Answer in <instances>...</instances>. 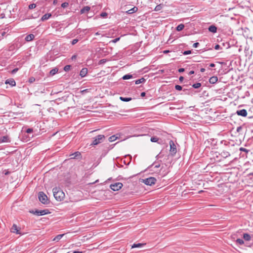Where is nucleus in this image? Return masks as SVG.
<instances>
[{
    "label": "nucleus",
    "instance_id": "obj_1",
    "mask_svg": "<svg viewBox=\"0 0 253 253\" xmlns=\"http://www.w3.org/2000/svg\"><path fill=\"white\" fill-rule=\"evenodd\" d=\"M53 196L58 201H62L65 198V194L59 187H54L52 189Z\"/></svg>",
    "mask_w": 253,
    "mask_h": 253
},
{
    "label": "nucleus",
    "instance_id": "obj_2",
    "mask_svg": "<svg viewBox=\"0 0 253 253\" xmlns=\"http://www.w3.org/2000/svg\"><path fill=\"white\" fill-rule=\"evenodd\" d=\"M105 138V136L104 135L100 134L94 138H93V141L91 143L90 145L95 146L97 145L102 142H103Z\"/></svg>",
    "mask_w": 253,
    "mask_h": 253
},
{
    "label": "nucleus",
    "instance_id": "obj_3",
    "mask_svg": "<svg viewBox=\"0 0 253 253\" xmlns=\"http://www.w3.org/2000/svg\"><path fill=\"white\" fill-rule=\"evenodd\" d=\"M38 198L39 201L44 205H47L49 203V201L47 196L43 192H40L39 193Z\"/></svg>",
    "mask_w": 253,
    "mask_h": 253
},
{
    "label": "nucleus",
    "instance_id": "obj_4",
    "mask_svg": "<svg viewBox=\"0 0 253 253\" xmlns=\"http://www.w3.org/2000/svg\"><path fill=\"white\" fill-rule=\"evenodd\" d=\"M29 212L37 215H43L50 213L48 209H45L43 210H36L35 211L31 210L29 211Z\"/></svg>",
    "mask_w": 253,
    "mask_h": 253
},
{
    "label": "nucleus",
    "instance_id": "obj_5",
    "mask_svg": "<svg viewBox=\"0 0 253 253\" xmlns=\"http://www.w3.org/2000/svg\"><path fill=\"white\" fill-rule=\"evenodd\" d=\"M156 179L154 177H150L145 179H143V183L147 185L151 186L154 184L156 182Z\"/></svg>",
    "mask_w": 253,
    "mask_h": 253
},
{
    "label": "nucleus",
    "instance_id": "obj_6",
    "mask_svg": "<svg viewBox=\"0 0 253 253\" xmlns=\"http://www.w3.org/2000/svg\"><path fill=\"white\" fill-rule=\"evenodd\" d=\"M169 143L170 145V153L172 156H174L177 152L176 145L172 140H170Z\"/></svg>",
    "mask_w": 253,
    "mask_h": 253
},
{
    "label": "nucleus",
    "instance_id": "obj_7",
    "mask_svg": "<svg viewBox=\"0 0 253 253\" xmlns=\"http://www.w3.org/2000/svg\"><path fill=\"white\" fill-rule=\"evenodd\" d=\"M123 185L122 183L117 182V183L111 184L110 186V187L112 190L116 191H118V190H120V189H121L122 187H123Z\"/></svg>",
    "mask_w": 253,
    "mask_h": 253
},
{
    "label": "nucleus",
    "instance_id": "obj_8",
    "mask_svg": "<svg viewBox=\"0 0 253 253\" xmlns=\"http://www.w3.org/2000/svg\"><path fill=\"white\" fill-rule=\"evenodd\" d=\"M236 114L238 116L242 117H246L247 116V112L246 109L239 110L236 111Z\"/></svg>",
    "mask_w": 253,
    "mask_h": 253
},
{
    "label": "nucleus",
    "instance_id": "obj_9",
    "mask_svg": "<svg viewBox=\"0 0 253 253\" xmlns=\"http://www.w3.org/2000/svg\"><path fill=\"white\" fill-rule=\"evenodd\" d=\"M71 159H81L82 158L81 153L80 152L77 151L70 155Z\"/></svg>",
    "mask_w": 253,
    "mask_h": 253
},
{
    "label": "nucleus",
    "instance_id": "obj_10",
    "mask_svg": "<svg viewBox=\"0 0 253 253\" xmlns=\"http://www.w3.org/2000/svg\"><path fill=\"white\" fill-rule=\"evenodd\" d=\"M5 84H9L11 86H14L16 85V82L13 79H7L5 81Z\"/></svg>",
    "mask_w": 253,
    "mask_h": 253
},
{
    "label": "nucleus",
    "instance_id": "obj_11",
    "mask_svg": "<svg viewBox=\"0 0 253 253\" xmlns=\"http://www.w3.org/2000/svg\"><path fill=\"white\" fill-rule=\"evenodd\" d=\"M11 231L13 233H16L17 234H19L20 232L19 230L18 229V227L17 225L15 224H14L11 229Z\"/></svg>",
    "mask_w": 253,
    "mask_h": 253
},
{
    "label": "nucleus",
    "instance_id": "obj_12",
    "mask_svg": "<svg viewBox=\"0 0 253 253\" xmlns=\"http://www.w3.org/2000/svg\"><path fill=\"white\" fill-rule=\"evenodd\" d=\"M220 155L224 158H226L230 156V154L229 152L223 150L220 153Z\"/></svg>",
    "mask_w": 253,
    "mask_h": 253
},
{
    "label": "nucleus",
    "instance_id": "obj_13",
    "mask_svg": "<svg viewBox=\"0 0 253 253\" xmlns=\"http://www.w3.org/2000/svg\"><path fill=\"white\" fill-rule=\"evenodd\" d=\"M34 38H35V35L34 34H31L28 35L25 37V40L27 42H30L32 40H33Z\"/></svg>",
    "mask_w": 253,
    "mask_h": 253
},
{
    "label": "nucleus",
    "instance_id": "obj_14",
    "mask_svg": "<svg viewBox=\"0 0 253 253\" xmlns=\"http://www.w3.org/2000/svg\"><path fill=\"white\" fill-rule=\"evenodd\" d=\"M90 9V7L89 6H84L83 8L81 9L80 11L81 14H84L87 12Z\"/></svg>",
    "mask_w": 253,
    "mask_h": 253
},
{
    "label": "nucleus",
    "instance_id": "obj_15",
    "mask_svg": "<svg viewBox=\"0 0 253 253\" xmlns=\"http://www.w3.org/2000/svg\"><path fill=\"white\" fill-rule=\"evenodd\" d=\"M87 73V68H83L82 69V70L80 71V75L82 77H84L86 75Z\"/></svg>",
    "mask_w": 253,
    "mask_h": 253
},
{
    "label": "nucleus",
    "instance_id": "obj_16",
    "mask_svg": "<svg viewBox=\"0 0 253 253\" xmlns=\"http://www.w3.org/2000/svg\"><path fill=\"white\" fill-rule=\"evenodd\" d=\"M218 78L216 76H212L209 79V82L211 84H214L217 82Z\"/></svg>",
    "mask_w": 253,
    "mask_h": 253
},
{
    "label": "nucleus",
    "instance_id": "obj_17",
    "mask_svg": "<svg viewBox=\"0 0 253 253\" xmlns=\"http://www.w3.org/2000/svg\"><path fill=\"white\" fill-rule=\"evenodd\" d=\"M1 142H10L9 138L8 136L5 135L1 137L0 139Z\"/></svg>",
    "mask_w": 253,
    "mask_h": 253
},
{
    "label": "nucleus",
    "instance_id": "obj_18",
    "mask_svg": "<svg viewBox=\"0 0 253 253\" xmlns=\"http://www.w3.org/2000/svg\"><path fill=\"white\" fill-rule=\"evenodd\" d=\"M51 16V13L45 14L42 16V17L41 18V20L42 21L46 20L48 19Z\"/></svg>",
    "mask_w": 253,
    "mask_h": 253
},
{
    "label": "nucleus",
    "instance_id": "obj_19",
    "mask_svg": "<svg viewBox=\"0 0 253 253\" xmlns=\"http://www.w3.org/2000/svg\"><path fill=\"white\" fill-rule=\"evenodd\" d=\"M208 30L210 32L215 33L217 31V28L214 25H211L209 27Z\"/></svg>",
    "mask_w": 253,
    "mask_h": 253
},
{
    "label": "nucleus",
    "instance_id": "obj_20",
    "mask_svg": "<svg viewBox=\"0 0 253 253\" xmlns=\"http://www.w3.org/2000/svg\"><path fill=\"white\" fill-rule=\"evenodd\" d=\"M138 10V8L137 7H133V8H132L131 9L127 10L126 11V12L128 14H132V13H133L134 12H136Z\"/></svg>",
    "mask_w": 253,
    "mask_h": 253
},
{
    "label": "nucleus",
    "instance_id": "obj_21",
    "mask_svg": "<svg viewBox=\"0 0 253 253\" xmlns=\"http://www.w3.org/2000/svg\"><path fill=\"white\" fill-rule=\"evenodd\" d=\"M243 238L245 241H249L251 240V237L248 233L243 234Z\"/></svg>",
    "mask_w": 253,
    "mask_h": 253
},
{
    "label": "nucleus",
    "instance_id": "obj_22",
    "mask_svg": "<svg viewBox=\"0 0 253 253\" xmlns=\"http://www.w3.org/2000/svg\"><path fill=\"white\" fill-rule=\"evenodd\" d=\"M120 99L124 102H128L131 101L132 100V98L131 97H124L121 96L120 97Z\"/></svg>",
    "mask_w": 253,
    "mask_h": 253
},
{
    "label": "nucleus",
    "instance_id": "obj_23",
    "mask_svg": "<svg viewBox=\"0 0 253 253\" xmlns=\"http://www.w3.org/2000/svg\"><path fill=\"white\" fill-rule=\"evenodd\" d=\"M145 81L146 80L144 78H141V79L136 80L135 83L136 84H139L144 83L145 82Z\"/></svg>",
    "mask_w": 253,
    "mask_h": 253
},
{
    "label": "nucleus",
    "instance_id": "obj_24",
    "mask_svg": "<svg viewBox=\"0 0 253 253\" xmlns=\"http://www.w3.org/2000/svg\"><path fill=\"white\" fill-rule=\"evenodd\" d=\"M58 69L57 68H55L50 71L49 74L51 76H53L58 72Z\"/></svg>",
    "mask_w": 253,
    "mask_h": 253
},
{
    "label": "nucleus",
    "instance_id": "obj_25",
    "mask_svg": "<svg viewBox=\"0 0 253 253\" xmlns=\"http://www.w3.org/2000/svg\"><path fill=\"white\" fill-rule=\"evenodd\" d=\"M184 28V24H180L179 25H178L176 28V30L177 31H180L181 30H182Z\"/></svg>",
    "mask_w": 253,
    "mask_h": 253
},
{
    "label": "nucleus",
    "instance_id": "obj_26",
    "mask_svg": "<svg viewBox=\"0 0 253 253\" xmlns=\"http://www.w3.org/2000/svg\"><path fill=\"white\" fill-rule=\"evenodd\" d=\"M132 78V75L130 74H126L124 75L122 79L123 80H128Z\"/></svg>",
    "mask_w": 253,
    "mask_h": 253
},
{
    "label": "nucleus",
    "instance_id": "obj_27",
    "mask_svg": "<svg viewBox=\"0 0 253 253\" xmlns=\"http://www.w3.org/2000/svg\"><path fill=\"white\" fill-rule=\"evenodd\" d=\"M201 86V84L200 83H197L196 84H194L192 85V87L194 88H198Z\"/></svg>",
    "mask_w": 253,
    "mask_h": 253
},
{
    "label": "nucleus",
    "instance_id": "obj_28",
    "mask_svg": "<svg viewBox=\"0 0 253 253\" xmlns=\"http://www.w3.org/2000/svg\"><path fill=\"white\" fill-rule=\"evenodd\" d=\"M117 138V137H116L115 135H112L110 137H109V141L110 142H113V141H114L115 140H116Z\"/></svg>",
    "mask_w": 253,
    "mask_h": 253
},
{
    "label": "nucleus",
    "instance_id": "obj_29",
    "mask_svg": "<svg viewBox=\"0 0 253 253\" xmlns=\"http://www.w3.org/2000/svg\"><path fill=\"white\" fill-rule=\"evenodd\" d=\"M64 234H60L56 236L55 238L54 239V241H58L59 240H60L62 237L63 236Z\"/></svg>",
    "mask_w": 253,
    "mask_h": 253
},
{
    "label": "nucleus",
    "instance_id": "obj_30",
    "mask_svg": "<svg viewBox=\"0 0 253 253\" xmlns=\"http://www.w3.org/2000/svg\"><path fill=\"white\" fill-rule=\"evenodd\" d=\"M236 242L240 245H242L244 243V241L241 239H237L236 240Z\"/></svg>",
    "mask_w": 253,
    "mask_h": 253
},
{
    "label": "nucleus",
    "instance_id": "obj_31",
    "mask_svg": "<svg viewBox=\"0 0 253 253\" xmlns=\"http://www.w3.org/2000/svg\"><path fill=\"white\" fill-rule=\"evenodd\" d=\"M144 244H141V243H138V244H134L132 246V248H138V247H142Z\"/></svg>",
    "mask_w": 253,
    "mask_h": 253
},
{
    "label": "nucleus",
    "instance_id": "obj_32",
    "mask_svg": "<svg viewBox=\"0 0 253 253\" xmlns=\"http://www.w3.org/2000/svg\"><path fill=\"white\" fill-rule=\"evenodd\" d=\"M151 141L153 142H156L159 140V138L157 136H153L151 138Z\"/></svg>",
    "mask_w": 253,
    "mask_h": 253
},
{
    "label": "nucleus",
    "instance_id": "obj_33",
    "mask_svg": "<svg viewBox=\"0 0 253 253\" xmlns=\"http://www.w3.org/2000/svg\"><path fill=\"white\" fill-rule=\"evenodd\" d=\"M162 8V5L161 4H159V5H157L155 8V10L156 11H160V10H161Z\"/></svg>",
    "mask_w": 253,
    "mask_h": 253
},
{
    "label": "nucleus",
    "instance_id": "obj_34",
    "mask_svg": "<svg viewBox=\"0 0 253 253\" xmlns=\"http://www.w3.org/2000/svg\"><path fill=\"white\" fill-rule=\"evenodd\" d=\"M71 65H66L64 67V70L66 72H67V71H69L70 69H71Z\"/></svg>",
    "mask_w": 253,
    "mask_h": 253
},
{
    "label": "nucleus",
    "instance_id": "obj_35",
    "mask_svg": "<svg viewBox=\"0 0 253 253\" xmlns=\"http://www.w3.org/2000/svg\"><path fill=\"white\" fill-rule=\"evenodd\" d=\"M69 5V3L68 2H63L61 4V7L62 8H66L67 7H68Z\"/></svg>",
    "mask_w": 253,
    "mask_h": 253
},
{
    "label": "nucleus",
    "instance_id": "obj_36",
    "mask_svg": "<svg viewBox=\"0 0 253 253\" xmlns=\"http://www.w3.org/2000/svg\"><path fill=\"white\" fill-rule=\"evenodd\" d=\"M175 89L177 90H181L182 89V87L179 85H175Z\"/></svg>",
    "mask_w": 253,
    "mask_h": 253
},
{
    "label": "nucleus",
    "instance_id": "obj_37",
    "mask_svg": "<svg viewBox=\"0 0 253 253\" xmlns=\"http://www.w3.org/2000/svg\"><path fill=\"white\" fill-rule=\"evenodd\" d=\"M36 7V4H35V3L30 4L29 5V8L30 9H32L35 8Z\"/></svg>",
    "mask_w": 253,
    "mask_h": 253
},
{
    "label": "nucleus",
    "instance_id": "obj_38",
    "mask_svg": "<svg viewBox=\"0 0 253 253\" xmlns=\"http://www.w3.org/2000/svg\"><path fill=\"white\" fill-rule=\"evenodd\" d=\"M120 40V37L117 38L112 40L111 41H110V42L116 43L117 42L119 41Z\"/></svg>",
    "mask_w": 253,
    "mask_h": 253
},
{
    "label": "nucleus",
    "instance_id": "obj_39",
    "mask_svg": "<svg viewBox=\"0 0 253 253\" xmlns=\"http://www.w3.org/2000/svg\"><path fill=\"white\" fill-rule=\"evenodd\" d=\"M183 54L184 55H188L191 53V50H186L184 51L183 52H182Z\"/></svg>",
    "mask_w": 253,
    "mask_h": 253
},
{
    "label": "nucleus",
    "instance_id": "obj_40",
    "mask_svg": "<svg viewBox=\"0 0 253 253\" xmlns=\"http://www.w3.org/2000/svg\"><path fill=\"white\" fill-rule=\"evenodd\" d=\"M35 81V79L32 77H30L29 79V82L30 83H34V82Z\"/></svg>",
    "mask_w": 253,
    "mask_h": 253
},
{
    "label": "nucleus",
    "instance_id": "obj_41",
    "mask_svg": "<svg viewBox=\"0 0 253 253\" xmlns=\"http://www.w3.org/2000/svg\"><path fill=\"white\" fill-rule=\"evenodd\" d=\"M240 151H243V152H246V153H248V152L249 151V150H247V149H246V148H243V147H241V148H240Z\"/></svg>",
    "mask_w": 253,
    "mask_h": 253
},
{
    "label": "nucleus",
    "instance_id": "obj_42",
    "mask_svg": "<svg viewBox=\"0 0 253 253\" xmlns=\"http://www.w3.org/2000/svg\"><path fill=\"white\" fill-rule=\"evenodd\" d=\"M79 41V40L77 39H74L72 41V44L73 45H74L76 43H77Z\"/></svg>",
    "mask_w": 253,
    "mask_h": 253
},
{
    "label": "nucleus",
    "instance_id": "obj_43",
    "mask_svg": "<svg viewBox=\"0 0 253 253\" xmlns=\"http://www.w3.org/2000/svg\"><path fill=\"white\" fill-rule=\"evenodd\" d=\"M107 15L108 14L106 12H102L100 14V16L103 18L106 17L107 16Z\"/></svg>",
    "mask_w": 253,
    "mask_h": 253
},
{
    "label": "nucleus",
    "instance_id": "obj_44",
    "mask_svg": "<svg viewBox=\"0 0 253 253\" xmlns=\"http://www.w3.org/2000/svg\"><path fill=\"white\" fill-rule=\"evenodd\" d=\"M33 131V129L32 128H29L26 130V132L28 133H31Z\"/></svg>",
    "mask_w": 253,
    "mask_h": 253
},
{
    "label": "nucleus",
    "instance_id": "obj_45",
    "mask_svg": "<svg viewBox=\"0 0 253 253\" xmlns=\"http://www.w3.org/2000/svg\"><path fill=\"white\" fill-rule=\"evenodd\" d=\"M220 48H221L219 44H216L214 46V49L216 50H219Z\"/></svg>",
    "mask_w": 253,
    "mask_h": 253
},
{
    "label": "nucleus",
    "instance_id": "obj_46",
    "mask_svg": "<svg viewBox=\"0 0 253 253\" xmlns=\"http://www.w3.org/2000/svg\"><path fill=\"white\" fill-rule=\"evenodd\" d=\"M4 175H7L10 173V172L8 170H4L3 172Z\"/></svg>",
    "mask_w": 253,
    "mask_h": 253
},
{
    "label": "nucleus",
    "instance_id": "obj_47",
    "mask_svg": "<svg viewBox=\"0 0 253 253\" xmlns=\"http://www.w3.org/2000/svg\"><path fill=\"white\" fill-rule=\"evenodd\" d=\"M18 70V68H15L12 71H11V73L12 74H15L16 73Z\"/></svg>",
    "mask_w": 253,
    "mask_h": 253
},
{
    "label": "nucleus",
    "instance_id": "obj_48",
    "mask_svg": "<svg viewBox=\"0 0 253 253\" xmlns=\"http://www.w3.org/2000/svg\"><path fill=\"white\" fill-rule=\"evenodd\" d=\"M242 129V127L240 126L237 127L236 131L238 132H239Z\"/></svg>",
    "mask_w": 253,
    "mask_h": 253
},
{
    "label": "nucleus",
    "instance_id": "obj_49",
    "mask_svg": "<svg viewBox=\"0 0 253 253\" xmlns=\"http://www.w3.org/2000/svg\"><path fill=\"white\" fill-rule=\"evenodd\" d=\"M199 45V42H195L193 44V46L195 48H196Z\"/></svg>",
    "mask_w": 253,
    "mask_h": 253
},
{
    "label": "nucleus",
    "instance_id": "obj_50",
    "mask_svg": "<svg viewBox=\"0 0 253 253\" xmlns=\"http://www.w3.org/2000/svg\"><path fill=\"white\" fill-rule=\"evenodd\" d=\"M179 80L181 83L184 80V77L182 76H180L179 78Z\"/></svg>",
    "mask_w": 253,
    "mask_h": 253
},
{
    "label": "nucleus",
    "instance_id": "obj_51",
    "mask_svg": "<svg viewBox=\"0 0 253 253\" xmlns=\"http://www.w3.org/2000/svg\"><path fill=\"white\" fill-rule=\"evenodd\" d=\"M184 70H185L184 68H179L178 71L179 73H182V72H183L184 71Z\"/></svg>",
    "mask_w": 253,
    "mask_h": 253
},
{
    "label": "nucleus",
    "instance_id": "obj_52",
    "mask_svg": "<svg viewBox=\"0 0 253 253\" xmlns=\"http://www.w3.org/2000/svg\"><path fill=\"white\" fill-rule=\"evenodd\" d=\"M145 92H142L141 93V94H140V96L142 97H144L145 96Z\"/></svg>",
    "mask_w": 253,
    "mask_h": 253
},
{
    "label": "nucleus",
    "instance_id": "obj_53",
    "mask_svg": "<svg viewBox=\"0 0 253 253\" xmlns=\"http://www.w3.org/2000/svg\"><path fill=\"white\" fill-rule=\"evenodd\" d=\"M100 62L101 64H102V63H104L105 62H106V60L105 59H102L100 61Z\"/></svg>",
    "mask_w": 253,
    "mask_h": 253
},
{
    "label": "nucleus",
    "instance_id": "obj_54",
    "mask_svg": "<svg viewBox=\"0 0 253 253\" xmlns=\"http://www.w3.org/2000/svg\"><path fill=\"white\" fill-rule=\"evenodd\" d=\"M215 64H214V63H211V64H210V66L211 67H215Z\"/></svg>",
    "mask_w": 253,
    "mask_h": 253
},
{
    "label": "nucleus",
    "instance_id": "obj_55",
    "mask_svg": "<svg viewBox=\"0 0 253 253\" xmlns=\"http://www.w3.org/2000/svg\"><path fill=\"white\" fill-rule=\"evenodd\" d=\"M194 71H191L189 72V75H192V74H194Z\"/></svg>",
    "mask_w": 253,
    "mask_h": 253
},
{
    "label": "nucleus",
    "instance_id": "obj_56",
    "mask_svg": "<svg viewBox=\"0 0 253 253\" xmlns=\"http://www.w3.org/2000/svg\"><path fill=\"white\" fill-rule=\"evenodd\" d=\"M73 253H82V252L76 251H74Z\"/></svg>",
    "mask_w": 253,
    "mask_h": 253
},
{
    "label": "nucleus",
    "instance_id": "obj_57",
    "mask_svg": "<svg viewBox=\"0 0 253 253\" xmlns=\"http://www.w3.org/2000/svg\"><path fill=\"white\" fill-rule=\"evenodd\" d=\"M162 157V156L161 155V153L160 154H159L157 156V159L159 158H161Z\"/></svg>",
    "mask_w": 253,
    "mask_h": 253
},
{
    "label": "nucleus",
    "instance_id": "obj_58",
    "mask_svg": "<svg viewBox=\"0 0 253 253\" xmlns=\"http://www.w3.org/2000/svg\"><path fill=\"white\" fill-rule=\"evenodd\" d=\"M200 71L201 72H204L205 71V68H201V70H200Z\"/></svg>",
    "mask_w": 253,
    "mask_h": 253
},
{
    "label": "nucleus",
    "instance_id": "obj_59",
    "mask_svg": "<svg viewBox=\"0 0 253 253\" xmlns=\"http://www.w3.org/2000/svg\"><path fill=\"white\" fill-rule=\"evenodd\" d=\"M160 167V164L156 165L155 166V168H159Z\"/></svg>",
    "mask_w": 253,
    "mask_h": 253
},
{
    "label": "nucleus",
    "instance_id": "obj_60",
    "mask_svg": "<svg viewBox=\"0 0 253 253\" xmlns=\"http://www.w3.org/2000/svg\"><path fill=\"white\" fill-rule=\"evenodd\" d=\"M57 3V1L56 0H54L53 1V4L55 5V4H56Z\"/></svg>",
    "mask_w": 253,
    "mask_h": 253
},
{
    "label": "nucleus",
    "instance_id": "obj_61",
    "mask_svg": "<svg viewBox=\"0 0 253 253\" xmlns=\"http://www.w3.org/2000/svg\"><path fill=\"white\" fill-rule=\"evenodd\" d=\"M76 58V55H73V56H72V58H72V59H75V58Z\"/></svg>",
    "mask_w": 253,
    "mask_h": 253
},
{
    "label": "nucleus",
    "instance_id": "obj_62",
    "mask_svg": "<svg viewBox=\"0 0 253 253\" xmlns=\"http://www.w3.org/2000/svg\"><path fill=\"white\" fill-rule=\"evenodd\" d=\"M86 91H87V89H84V90L82 91V92H86Z\"/></svg>",
    "mask_w": 253,
    "mask_h": 253
},
{
    "label": "nucleus",
    "instance_id": "obj_63",
    "mask_svg": "<svg viewBox=\"0 0 253 253\" xmlns=\"http://www.w3.org/2000/svg\"><path fill=\"white\" fill-rule=\"evenodd\" d=\"M95 35H99V34L98 32H97V33H95Z\"/></svg>",
    "mask_w": 253,
    "mask_h": 253
},
{
    "label": "nucleus",
    "instance_id": "obj_64",
    "mask_svg": "<svg viewBox=\"0 0 253 253\" xmlns=\"http://www.w3.org/2000/svg\"><path fill=\"white\" fill-rule=\"evenodd\" d=\"M169 52L168 50H166V51H164V53H167V52Z\"/></svg>",
    "mask_w": 253,
    "mask_h": 253
}]
</instances>
